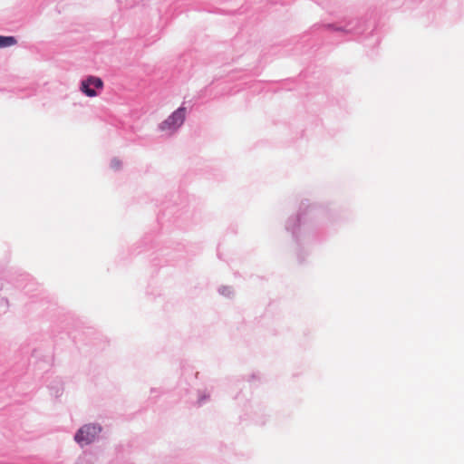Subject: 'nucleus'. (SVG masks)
Instances as JSON below:
<instances>
[{
  "instance_id": "nucleus-1",
  "label": "nucleus",
  "mask_w": 464,
  "mask_h": 464,
  "mask_svg": "<svg viewBox=\"0 0 464 464\" xmlns=\"http://www.w3.org/2000/svg\"><path fill=\"white\" fill-rule=\"evenodd\" d=\"M185 118L186 108L179 107L160 123V129L163 131L173 132L183 124Z\"/></svg>"
},
{
  "instance_id": "nucleus-2",
  "label": "nucleus",
  "mask_w": 464,
  "mask_h": 464,
  "mask_svg": "<svg viewBox=\"0 0 464 464\" xmlns=\"http://www.w3.org/2000/svg\"><path fill=\"white\" fill-rule=\"evenodd\" d=\"M101 428L94 424H87L82 427L75 434V440L81 445L92 442L100 433Z\"/></svg>"
},
{
  "instance_id": "nucleus-3",
  "label": "nucleus",
  "mask_w": 464,
  "mask_h": 464,
  "mask_svg": "<svg viewBox=\"0 0 464 464\" xmlns=\"http://www.w3.org/2000/svg\"><path fill=\"white\" fill-rule=\"evenodd\" d=\"M92 86L97 89H102L103 87V82L101 78L91 76L87 80L82 82L81 90L87 96L95 97L97 93Z\"/></svg>"
},
{
  "instance_id": "nucleus-4",
  "label": "nucleus",
  "mask_w": 464,
  "mask_h": 464,
  "mask_svg": "<svg viewBox=\"0 0 464 464\" xmlns=\"http://www.w3.org/2000/svg\"><path fill=\"white\" fill-rule=\"evenodd\" d=\"M15 44H16V40L14 37L0 35V48L12 46Z\"/></svg>"
}]
</instances>
